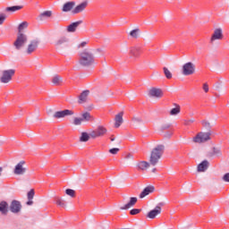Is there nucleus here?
<instances>
[{
	"label": "nucleus",
	"mask_w": 229,
	"mask_h": 229,
	"mask_svg": "<svg viewBox=\"0 0 229 229\" xmlns=\"http://www.w3.org/2000/svg\"><path fill=\"white\" fill-rule=\"evenodd\" d=\"M79 64L80 65H82V67H90V65H94V54L89 50L82 51L80 54Z\"/></svg>",
	"instance_id": "1"
},
{
	"label": "nucleus",
	"mask_w": 229,
	"mask_h": 229,
	"mask_svg": "<svg viewBox=\"0 0 229 229\" xmlns=\"http://www.w3.org/2000/svg\"><path fill=\"white\" fill-rule=\"evenodd\" d=\"M164 145H157L152 149L149 157L150 165H157L158 164V160L162 158V155L164 154Z\"/></svg>",
	"instance_id": "2"
},
{
	"label": "nucleus",
	"mask_w": 229,
	"mask_h": 229,
	"mask_svg": "<svg viewBox=\"0 0 229 229\" xmlns=\"http://www.w3.org/2000/svg\"><path fill=\"white\" fill-rule=\"evenodd\" d=\"M28 43V35L25 33H18L16 40L13 43V46L17 51H21L24 46Z\"/></svg>",
	"instance_id": "3"
},
{
	"label": "nucleus",
	"mask_w": 229,
	"mask_h": 229,
	"mask_svg": "<svg viewBox=\"0 0 229 229\" xmlns=\"http://www.w3.org/2000/svg\"><path fill=\"white\" fill-rule=\"evenodd\" d=\"M26 171H28V168L26 167V162L20 161L14 165L13 173L15 176H24L26 174Z\"/></svg>",
	"instance_id": "4"
},
{
	"label": "nucleus",
	"mask_w": 229,
	"mask_h": 229,
	"mask_svg": "<svg viewBox=\"0 0 229 229\" xmlns=\"http://www.w3.org/2000/svg\"><path fill=\"white\" fill-rule=\"evenodd\" d=\"M137 197H131L129 199H123V203H120L119 204V209L120 210H130V208L135 207V204L137 203Z\"/></svg>",
	"instance_id": "5"
},
{
	"label": "nucleus",
	"mask_w": 229,
	"mask_h": 229,
	"mask_svg": "<svg viewBox=\"0 0 229 229\" xmlns=\"http://www.w3.org/2000/svg\"><path fill=\"white\" fill-rule=\"evenodd\" d=\"M55 47L59 51L69 49V39L66 37L58 38L55 42Z\"/></svg>",
	"instance_id": "6"
},
{
	"label": "nucleus",
	"mask_w": 229,
	"mask_h": 229,
	"mask_svg": "<svg viewBox=\"0 0 229 229\" xmlns=\"http://www.w3.org/2000/svg\"><path fill=\"white\" fill-rule=\"evenodd\" d=\"M182 72L183 76H192L196 72V65L192 62L185 63L182 65Z\"/></svg>",
	"instance_id": "7"
},
{
	"label": "nucleus",
	"mask_w": 229,
	"mask_h": 229,
	"mask_svg": "<svg viewBox=\"0 0 229 229\" xmlns=\"http://www.w3.org/2000/svg\"><path fill=\"white\" fill-rule=\"evenodd\" d=\"M108 133V129L103 125H98L96 130L89 132L91 139H98V137H105Z\"/></svg>",
	"instance_id": "8"
},
{
	"label": "nucleus",
	"mask_w": 229,
	"mask_h": 229,
	"mask_svg": "<svg viewBox=\"0 0 229 229\" xmlns=\"http://www.w3.org/2000/svg\"><path fill=\"white\" fill-rule=\"evenodd\" d=\"M210 135H212V132H199L194 138L193 142H196L197 144H203V142H208V140H210Z\"/></svg>",
	"instance_id": "9"
},
{
	"label": "nucleus",
	"mask_w": 229,
	"mask_h": 229,
	"mask_svg": "<svg viewBox=\"0 0 229 229\" xmlns=\"http://www.w3.org/2000/svg\"><path fill=\"white\" fill-rule=\"evenodd\" d=\"M14 74H15V70L13 69L4 70L2 72V76L0 78L1 83H10Z\"/></svg>",
	"instance_id": "10"
},
{
	"label": "nucleus",
	"mask_w": 229,
	"mask_h": 229,
	"mask_svg": "<svg viewBox=\"0 0 229 229\" xmlns=\"http://www.w3.org/2000/svg\"><path fill=\"white\" fill-rule=\"evenodd\" d=\"M224 35H223V29L216 28L214 30L213 33L211 34V37L209 38V44H216V42H219V40H223Z\"/></svg>",
	"instance_id": "11"
},
{
	"label": "nucleus",
	"mask_w": 229,
	"mask_h": 229,
	"mask_svg": "<svg viewBox=\"0 0 229 229\" xmlns=\"http://www.w3.org/2000/svg\"><path fill=\"white\" fill-rule=\"evenodd\" d=\"M74 115V111L71 109H64L57 111L53 114L54 119H65V117H71Z\"/></svg>",
	"instance_id": "12"
},
{
	"label": "nucleus",
	"mask_w": 229,
	"mask_h": 229,
	"mask_svg": "<svg viewBox=\"0 0 229 229\" xmlns=\"http://www.w3.org/2000/svg\"><path fill=\"white\" fill-rule=\"evenodd\" d=\"M38 44H40L38 39L31 40L25 49L26 55H32V53H35V51H37V49L38 48Z\"/></svg>",
	"instance_id": "13"
},
{
	"label": "nucleus",
	"mask_w": 229,
	"mask_h": 229,
	"mask_svg": "<svg viewBox=\"0 0 229 229\" xmlns=\"http://www.w3.org/2000/svg\"><path fill=\"white\" fill-rule=\"evenodd\" d=\"M9 210L13 214H19L22 210V205L18 200H13L9 206Z\"/></svg>",
	"instance_id": "14"
},
{
	"label": "nucleus",
	"mask_w": 229,
	"mask_h": 229,
	"mask_svg": "<svg viewBox=\"0 0 229 229\" xmlns=\"http://www.w3.org/2000/svg\"><path fill=\"white\" fill-rule=\"evenodd\" d=\"M149 98H156V99H160L164 96V91L158 88H152L148 90Z\"/></svg>",
	"instance_id": "15"
},
{
	"label": "nucleus",
	"mask_w": 229,
	"mask_h": 229,
	"mask_svg": "<svg viewBox=\"0 0 229 229\" xmlns=\"http://www.w3.org/2000/svg\"><path fill=\"white\" fill-rule=\"evenodd\" d=\"M89 6V2L84 1L79 4H77L73 10L72 11V13H81L82 12H85V9Z\"/></svg>",
	"instance_id": "16"
},
{
	"label": "nucleus",
	"mask_w": 229,
	"mask_h": 229,
	"mask_svg": "<svg viewBox=\"0 0 229 229\" xmlns=\"http://www.w3.org/2000/svg\"><path fill=\"white\" fill-rule=\"evenodd\" d=\"M162 214V208L160 206H157L154 209L150 210L147 214V217L148 219H155L157 216H160Z\"/></svg>",
	"instance_id": "17"
},
{
	"label": "nucleus",
	"mask_w": 229,
	"mask_h": 229,
	"mask_svg": "<svg viewBox=\"0 0 229 229\" xmlns=\"http://www.w3.org/2000/svg\"><path fill=\"white\" fill-rule=\"evenodd\" d=\"M152 192H155V186L148 185L144 188V190L140 194V199H143V198H146V196H149V194H152Z\"/></svg>",
	"instance_id": "18"
},
{
	"label": "nucleus",
	"mask_w": 229,
	"mask_h": 229,
	"mask_svg": "<svg viewBox=\"0 0 229 229\" xmlns=\"http://www.w3.org/2000/svg\"><path fill=\"white\" fill-rule=\"evenodd\" d=\"M150 165H151V163H148V161H139L136 164V167L138 171H148Z\"/></svg>",
	"instance_id": "19"
},
{
	"label": "nucleus",
	"mask_w": 229,
	"mask_h": 229,
	"mask_svg": "<svg viewBox=\"0 0 229 229\" xmlns=\"http://www.w3.org/2000/svg\"><path fill=\"white\" fill-rule=\"evenodd\" d=\"M90 94L89 90H84L79 96V103L80 105H83V103H87L89 101V96Z\"/></svg>",
	"instance_id": "20"
},
{
	"label": "nucleus",
	"mask_w": 229,
	"mask_h": 229,
	"mask_svg": "<svg viewBox=\"0 0 229 229\" xmlns=\"http://www.w3.org/2000/svg\"><path fill=\"white\" fill-rule=\"evenodd\" d=\"M74 6H76V2H67L63 5L62 12H72L74 10Z\"/></svg>",
	"instance_id": "21"
},
{
	"label": "nucleus",
	"mask_w": 229,
	"mask_h": 229,
	"mask_svg": "<svg viewBox=\"0 0 229 229\" xmlns=\"http://www.w3.org/2000/svg\"><path fill=\"white\" fill-rule=\"evenodd\" d=\"M209 163L207 160L202 161L197 167L198 173H205L208 169Z\"/></svg>",
	"instance_id": "22"
},
{
	"label": "nucleus",
	"mask_w": 229,
	"mask_h": 229,
	"mask_svg": "<svg viewBox=\"0 0 229 229\" xmlns=\"http://www.w3.org/2000/svg\"><path fill=\"white\" fill-rule=\"evenodd\" d=\"M123 113L121 112L119 113L118 114L115 115V118H114V126L115 128H119V126H121V124H123Z\"/></svg>",
	"instance_id": "23"
},
{
	"label": "nucleus",
	"mask_w": 229,
	"mask_h": 229,
	"mask_svg": "<svg viewBox=\"0 0 229 229\" xmlns=\"http://www.w3.org/2000/svg\"><path fill=\"white\" fill-rule=\"evenodd\" d=\"M81 21H75L72 24H70L67 28V31H69V33H74V31H76L78 26H80V24H81Z\"/></svg>",
	"instance_id": "24"
},
{
	"label": "nucleus",
	"mask_w": 229,
	"mask_h": 229,
	"mask_svg": "<svg viewBox=\"0 0 229 229\" xmlns=\"http://www.w3.org/2000/svg\"><path fill=\"white\" fill-rule=\"evenodd\" d=\"M208 157L212 158L213 157H221V149L217 148H213L211 151L208 152Z\"/></svg>",
	"instance_id": "25"
},
{
	"label": "nucleus",
	"mask_w": 229,
	"mask_h": 229,
	"mask_svg": "<svg viewBox=\"0 0 229 229\" xmlns=\"http://www.w3.org/2000/svg\"><path fill=\"white\" fill-rule=\"evenodd\" d=\"M0 212L3 216L8 214V203L6 201L0 202Z\"/></svg>",
	"instance_id": "26"
},
{
	"label": "nucleus",
	"mask_w": 229,
	"mask_h": 229,
	"mask_svg": "<svg viewBox=\"0 0 229 229\" xmlns=\"http://www.w3.org/2000/svg\"><path fill=\"white\" fill-rule=\"evenodd\" d=\"M53 15V13L51 11H45L40 13L38 16V21H46V19H49Z\"/></svg>",
	"instance_id": "27"
},
{
	"label": "nucleus",
	"mask_w": 229,
	"mask_h": 229,
	"mask_svg": "<svg viewBox=\"0 0 229 229\" xmlns=\"http://www.w3.org/2000/svg\"><path fill=\"white\" fill-rule=\"evenodd\" d=\"M62 81H64V79L59 75H55L52 78L53 85H55V86L62 85Z\"/></svg>",
	"instance_id": "28"
},
{
	"label": "nucleus",
	"mask_w": 229,
	"mask_h": 229,
	"mask_svg": "<svg viewBox=\"0 0 229 229\" xmlns=\"http://www.w3.org/2000/svg\"><path fill=\"white\" fill-rule=\"evenodd\" d=\"M19 10H22V6L14 5V6H11V7H6L4 9V12H10L11 13H13L15 12H19Z\"/></svg>",
	"instance_id": "29"
},
{
	"label": "nucleus",
	"mask_w": 229,
	"mask_h": 229,
	"mask_svg": "<svg viewBox=\"0 0 229 229\" xmlns=\"http://www.w3.org/2000/svg\"><path fill=\"white\" fill-rule=\"evenodd\" d=\"M132 123L135 124V126H143L144 120L140 118V116H134L132 118Z\"/></svg>",
	"instance_id": "30"
},
{
	"label": "nucleus",
	"mask_w": 229,
	"mask_h": 229,
	"mask_svg": "<svg viewBox=\"0 0 229 229\" xmlns=\"http://www.w3.org/2000/svg\"><path fill=\"white\" fill-rule=\"evenodd\" d=\"M81 119L83 123H89V121H92V115H90V113L84 112L81 114Z\"/></svg>",
	"instance_id": "31"
},
{
	"label": "nucleus",
	"mask_w": 229,
	"mask_h": 229,
	"mask_svg": "<svg viewBox=\"0 0 229 229\" xmlns=\"http://www.w3.org/2000/svg\"><path fill=\"white\" fill-rule=\"evenodd\" d=\"M129 35L131 37V38H139V37H140V30L134 29L129 33Z\"/></svg>",
	"instance_id": "32"
},
{
	"label": "nucleus",
	"mask_w": 229,
	"mask_h": 229,
	"mask_svg": "<svg viewBox=\"0 0 229 229\" xmlns=\"http://www.w3.org/2000/svg\"><path fill=\"white\" fill-rule=\"evenodd\" d=\"M90 140V134H88L87 132H81L80 140L81 142H89Z\"/></svg>",
	"instance_id": "33"
},
{
	"label": "nucleus",
	"mask_w": 229,
	"mask_h": 229,
	"mask_svg": "<svg viewBox=\"0 0 229 229\" xmlns=\"http://www.w3.org/2000/svg\"><path fill=\"white\" fill-rule=\"evenodd\" d=\"M72 124L73 126H81V124H83V119L81 117H74Z\"/></svg>",
	"instance_id": "34"
},
{
	"label": "nucleus",
	"mask_w": 229,
	"mask_h": 229,
	"mask_svg": "<svg viewBox=\"0 0 229 229\" xmlns=\"http://www.w3.org/2000/svg\"><path fill=\"white\" fill-rule=\"evenodd\" d=\"M26 28H28V22H27V21L21 22V23L18 26V33H24V32H22V31H24V30H26Z\"/></svg>",
	"instance_id": "35"
},
{
	"label": "nucleus",
	"mask_w": 229,
	"mask_h": 229,
	"mask_svg": "<svg viewBox=\"0 0 229 229\" xmlns=\"http://www.w3.org/2000/svg\"><path fill=\"white\" fill-rule=\"evenodd\" d=\"M165 78H167V80H171V78H173V73H171V71H169V69L164 67L163 68Z\"/></svg>",
	"instance_id": "36"
},
{
	"label": "nucleus",
	"mask_w": 229,
	"mask_h": 229,
	"mask_svg": "<svg viewBox=\"0 0 229 229\" xmlns=\"http://www.w3.org/2000/svg\"><path fill=\"white\" fill-rule=\"evenodd\" d=\"M180 114V106H176L170 110V115H178Z\"/></svg>",
	"instance_id": "37"
},
{
	"label": "nucleus",
	"mask_w": 229,
	"mask_h": 229,
	"mask_svg": "<svg viewBox=\"0 0 229 229\" xmlns=\"http://www.w3.org/2000/svg\"><path fill=\"white\" fill-rule=\"evenodd\" d=\"M55 205H58V207H62L63 208H65L66 207L65 202L60 198L55 199Z\"/></svg>",
	"instance_id": "38"
},
{
	"label": "nucleus",
	"mask_w": 229,
	"mask_h": 229,
	"mask_svg": "<svg viewBox=\"0 0 229 229\" xmlns=\"http://www.w3.org/2000/svg\"><path fill=\"white\" fill-rule=\"evenodd\" d=\"M65 194H67V196H70L71 198H74V196L76 195V191L72 189H67L65 190Z\"/></svg>",
	"instance_id": "39"
},
{
	"label": "nucleus",
	"mask_w": 229,
	"mask_h": 229,
	"mask_svg": "<svg viewBox=\"0 0 229 229\" xmlns=\"http://www.w3.org/2000/svg\"><path fill=\"white\" fill-rule=\"evenodd\" d=\"M202 125L204 126V128H206L207 130H210L212 128V124H210V122L204 120L202 121Z\"/></svg>",
	"instance_id": "40"
},
{
	"label": "nucleus",
	"mask_w": 229,
	"mask_h": 229,
	"mask_svg": "<svg viewBox=\"0 0 229 229\" xmlns=\"http://www.w3.org/2000/svg\"><path fill=\"white\" fill-rule=\"evenodd\" d=\"M4 21H6V14L1 13L0 14V26H3V24H4Z\"/></svg>",
	"instance_id": "41"
},
{
	"label": "nucleus",
	"mask_w": 229,
	"mask_h": 229,
	"mask_svg": "<svg viewBox=\"0 0 229 229\" xmlns=\"http://www.w3.org/2000/svg\"><path fill=\"white\" fill-rule=\"evenodd\" d=\"M34 196H35V191L30 190V191L28 192V199H33Z\"/></svg>",
	"instance_id": "42"
},
{
	"label": "nucleus",
	"mask_w": 229,
	"mask_h": 229,
	"mask_svg": "<svg viewBox=\"0 0 229 229\" xmlns=\"http://www.w3.org/2000/svg\"><path fill=\"white\" fill-rule=\"evenodd\" d=\"M196 120H194V118L191 119H188L184 121V124L185 126H189V124H192V123H194Z\"/></svg>",
	"instance_id": "43"
},
{
	"label": "nucleus",
	"mask_w": 229,
	"mask_h": 229,
	"mask_svg": "<svg viewBox=\"0 0 229 229\" xmlns=\"http://www.w3.org/2000/svg\"><path fill=\"white\" fill-rule=\"evenodd\" d=\"M140 212V209L134 208L130 211V214L131 216H137V214H139Z\"/></svg>",
	"instance_id": "44"
},
{
	"label": "nucleus",
	"mask_w": 229,
	"mask_h": 229,
	"mask_svg": "<svg viewBox=\"0 0 229 229\" xmlns=\"http://www.w3.org/2000/svg\"><path fill=\"white\" fill-rule=\"evenodd\" d=\"M109 153H111V155H117V153H119V148H111L109 149Z\"/></svg>",
	"instance_id": "45"
},
{
	"label": "nucleus",
	"mask_w": 229,
	"mask_h": 229,
	"mask_svg": "<svg viewBox=\"0 0 229 229\" xmlns=\"http://www.w3.org/2000/svg\"><path fill=\"white\" fill-rule=\"evenodd\" d=\"M222 180H223L224 182H229V173L225 174L223 176Z\"/></svg>",
	"instance_id": "46"
},
{
	"label": "nucleus",
	"mask_w": 229,
	"mask_h": 229,
	"mask_svg": "<svg viewBox=\"0 0 229 229\" xmlns=\"http://www.w3.org/2000/svg\"><path fill=\"white\" fill-rule=\"evenodd\" d=\"M125 158H126V160L133 161V155L128 154V155L125 157Z\"/></svg>",
	"instance_id": "47"
},
{
	"label": "nucleus",
	"mask_w": 229,
	"mask_h": 229,
	"mask_svg": "<svg viewBox=\"0 0 229 229\" xmlns=\"http://www.w3.org/2000/svg\"><path fill=\"white\" fill-rule=\"evenodd\" d=\"M203 90L205 92H208V84H207V83L203 84Z\"/></svg>",
	"instance_id": "48"
},
{
	"label": "nucleus",
	"mask_w": 229,
	"mask_h": 229,
	"mask_svg": "<svg viewBox=\"0 0 229 229\" xmlns=\"http://www.w3.org/2000/svg\"><path fill=\"white\" fill-rule=\"evenodd\" d=\"M87 46V41H82L79 47H85Z\"/></svg>",
	"instance_id": "49"
},
{
	"label": "nucleus",
	"mask_w": 229,
	"mask_h": 229,
	"mask_svg": "<svg viewBox=\"0 0 229 229\" xmlns=\"http://www.w3.org/2000/svg\"><path fill=\"white\" fill-rule=\"evenodd\" d=\"M27 205L29 206L33 205V199H29V200L27 201Z\"/></svg>",
	"instance_id": "50"
},
{
	"label": "nucleus",
	"mask_w": 229,
	"mask_h": 229,
	"mask_svg": "<svg viewBox=\"0 0 229 229\" xmlns=\"http://www.w3.org/2000/svg\"><path fill=\"white\" fill-rule=\"evenodd\" d=\"M173 135V132H165V137L169 138Z\"/></svg>",
	"instance_id": "51"
},
{
	"label": "nucleus",
	"mask_w": 229,
	"mask_h": 229,
	"mask_svg": "<svg viewBox=\"0 0 229 229\" xmlns=\"http://www.w3.org/2000/svg\"><path fill=\"white\" fill-rule=\"evenodd\" d=\"M152 173H157V168H153Z\"/></svg>",
	"instance_id": "52"
},
{
	"label": "nucleus",
	"mask_w": 229,
	"mask_h": 229,
	"mask_svg": "<svg viewBox=\"0 0 229 229\" xmlns=\"http://www.w3.org/2000/svg\"><path fill=\"white\" fill-rule=\"evenodd\" d=\"M115 140V138H111V141L114 142Z\"/></svg>",
	"instance_id": "53"
}]
</instances>
